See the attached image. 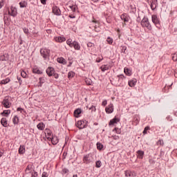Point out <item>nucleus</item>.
I'll return each mask as SVG.
<instances>
[{
	"mask_svg": "<svg viewBox=\"0 0 177 177\" xmlns=\"http://www.w3.org/2000/svg\"><path fill=\"white\" fill-rule=\"evenodd\" d=\"M144 156H145V151H140V150L137 151L138 158H140V160H142Z\"/></svg>",
	"mask_w": 177,
	"mask_h": 177,
	"instance_id": "a211bd4d",
	"label": "nucleus"
},
{
	"mask_svg": "<svg viewBox=\"0 0 177 177\" xmlns=\"http://www.w3.org/2000/svg\"><path fill=\"white\" fill-rule=\"evenodd\" d=\"M124 73L126 75H129V77L131 75V70L129 68H124Z\"/></svg>",
	"mask_w": 177,
	"mask_h": 177,
	"instance_id": "2f4dec72",
	"label": "nucleus"
},
{
	"mask_svg": "<svg viewBox=\"0 0 177 177\" xmlns=\"http://www.w3.org/2000/svg\"><path fill=\"white\" fill-rule=\"evenodd\" d=\"M8 82H10V79L6 78L5 80H1V83L3 85H6V84H8Z\"/></svg>",
	"mask_w": 177,
	"mask_h": 177,
	"instance_id": "72a5a7b5",
	"label": "nucleus"
},
{
	"mask_svg": "<svg viewBox=\"0 0 177 177\" xmlns=\"http://www.w3.org/2000/svg\"><path fill=\"white\" fill-rule=\"evenodd\" d=\"M124 175L126 177H132L133 176V172H132L131 170H126L124 171Z\"/></svg>",
	"mask_w": 177,
	"mask_h": 177,
	"instance_id": "412c9836",
	"label": "nucleus"
},
{
	"mask_svg": "<svg viewBox=\"0 0 177 177\" xmlns=\"http://www.w3.org/2000/svg\"><path fill=\"white\" fill-rule=\"evenodd\" d=\"M141 26L143 28H147L149 31L151 30V25H150V22H149V18L144 17L141 21Z\"/></svg>",
	"mask_w": 177,
	"mask_h": 177,
	"instance_id": "f257e3e1",
	"label": "nucleus"
},
{
	"mask_svg": "<svg viewBox=\"0 0 177 177\" xmlns=\"http://www.w3.org/2000/svg\"><path fill=\"white\" fill-rule=\"evenodd\" d=\"M12 122L15 125H17V124H19V117H17V115L13 117Z\"/></svg>",
	"mask_w": 177,
	"mask_h": 177,
	"instance_id": "cd10ccee",
	"label": "nucleus"
},
{
	"mask_svg": "<svg viewBox=\"0 0 177 177\" xmlns=\"http://www.w3.org/2000/svg\"><path fill=\"white\" fill-rule=\"evenodd\" d=\"M53 13L56 16H60V15H62V11H60V8H59V7L54 6L53 7Z\"/></svg>",
	"mask_w": 177,
	"mask_h": 177,
	"instance_id": "423d86ee",
	"label": "nucleus"
},
{
	"mask_svg": "<svg viewBox=\"0 0 177 177\" xmlns=\"http://www.w3.org/2000/svg\"><path fill=\"white\" fill-rule=\"evenodd\" d=\"M45 133L47 134L48 138L50 139V136H52V131H50L49 129H46L45 130Z\"/></svg>",
	"mask_w": 177,
	"mask_h": 177,
	"instance_id": "f704fd0d",
	"label": "nucleus"
},
{
	"mask_svg": "<svg viewBox=\"0 0 177 177\" xmlns=\"http://www.w3.org/2000/svg\"><path fill=\"white\" fill-rule=\"evenodd\" d=\"M42 5H46V0H40Z\"/></svg>",
	"mask_w": 177,
	"mask_h": 177,
	"instance_id": "680f3d73",
	"label": "nucleus"
},
{
	"mask_svg": "<svg viewBox=\"0 0 177 177\" xmlns=\"http://www.w3.org/2000/svg\"><path fill=\"white\" fill-rule=\"evenodd\" d=\"M73 177H78V176L77 174H75Z\"/></svg>",
	"mask_w": 177,
	"mask_h": 177,
	"instance_id": "774afa93",
	"label": "nucleus"
},
{
	"mask_svg": "<svg viewBox=\"0 0 177 177\" xmlns=\"http://www.w3.org/2000/svg\"><path fill=\"white\" fill-rule=\"evenodd\" d=\"M75 75V73L73 71H70L68 73V78L69 80H71V78H74V76Z\"/></svg>",
	"mask_w": 177,
	"mask_h": 177,
	"instance_id": "7c9ffc66",
	"label": "nucleus"
},
{
	"mask_svg": "<svg viewBox=\"0 0 177 177\" xmlns=\"http://www.w3.org/2000/svg\"><path fill=\"white\" fill-rule=\"evenodd\" d=\"M118 122H120V118L115 117L113 119L110 120L109 125H114L115 124H118Z\"/></svg>",
	"mask_w": 177,
	"mask_h": 177,
	"instance_id": "f8f14e48",
	"label": "nucleus"
},
{
	"mask_svg": "<svg viewBox=\"0 0 177 177\" xmlns=\"http://www.w3.org/2000/svg\"><path fill=\"white\" fill-rule=\"evenodd\" d=\"M70 19H75V16L71 15H69Z\"/></svg>",
	"mask_w": 177,
	"mask_h": 177,
	"instance_id": "0e129e2a",
	"label": "nucleus"
},
{
	"mask_svg": "<svg viewBox=\"0 0 177 177\" xmlns=\"http://www.w3.org/2000/svg\"><path fill=\"white\" fill-rule=\"evenodd\" d=\"M110 68H111L110 65H102L100 67V70L102 71V73L107 71V70H110Z\"/></svg>",
	"mask_w": 177,
	"mask_h": 177,
	"instance_id": "4468645a",
	"label": "nucleus"
},
{
	"mask_svg": "<svg viewBox=\"0 0 177 177\" xmlns=\"http://www.w3.org/2000/svg\"><path fill=\"white\" fill-rule=\"evenodd\" d=\"M1 124L3 125V127H5L6 128L8 127L9 124H8V120L6 118H2L1 120Z\"/></svg>",
	"mask_w": 177,
	"mask_h": 177,
	"instance_id": "6ab92c4d",
	"label": "nucleus"
},
{
	"mask_svg": "<svg viewBox=\"0 0 177 177\" xmlns=\"http://www.w3.org/2000/svg\"><path fill=\"white\" fill-rule=\"evenodd\" d=\"M32 73L35 74H42V71H41L38 66H35L32 68Z\"/></svg>",
	"mask_w": 177,
	"mask_h": 177,
	"instance_id": "2eb2a0df",
	"label": "nucleus"
},
{
	"mask_svg": "<svg viewBox=\"0 0 177 177\" xmlns=\"http://www.w3.org/2000/svg\"><path fill=\"white\" fill-rule=\"evenodd\" d=\"M68 169H62V174H68Z\"/></svg>",
	"mask_w": 177,
	"mask_h": 177,
	"instance_id": "4d7b16f0",
	"label": "nucleus"
},
{
	"mask_svg": "<svg viewBox=\"0 0 177 177\" xmlns=\"http://www.w3.org/2000/svg\"><path fill=\"white\" fill-rule=\"evenodd\" d=\"M105 111L106 114H111V113L114 111V105L113 103H111L107 106H106Z\"/></svg>",
	"mask_w": 177,
	"mask_h": 177,
	"instance_id": "39448f33",
	"label": "nucleus"
},
{
	"mask_svg": "<svg viewBox=\"0 0 177 177\" xmlns=\"http://www.w3.org/2000/svg\"><path fill=\"white\" fill-rule=\"evenodd\" d=\"M0 60H1L2 62L6 60V58L5 57V55H2L0 57Z\"/></svg>",
	"mask_w": 177,
	"mask_h": 177,
	"instance_id": "13d9d810",
	"label": "nucleus"
},
{
	"mask_svg": "<svg viewBox=\"0 0 177 177\" xmlns=\"http://www.w3.org/2000/svg\"><path fill=\"white\" fill-rule=\"evenodd\" d=\"M95 167H96V168H100V167H102V161H100V160L96 161Z\"/></svg>",
	"mask_w": 177,
	"mask_h": 177,
	"instance_id": "c9c22d12",
	"label": "nucleus"
},
{
	"mask_svg": "<svg viewBox=\"0 0 177 177\" xmlns=\"http://www.w3.org/2000/svg\"><path fill=\"white\" fill-rule=\"evenodd\" d=\"M3 154V153H2L1 151H0V158L2 157V155Z\"/></svg>",
	"mask_w": 177,
	"mask_h": 177,
	"instance_id": "338daca9",
	"label": "nucleus"
},
{
	"mask_svg": "<svg viewBox=\"0 0 177 177\" xmlns=\"http://www.w3.org/2000/svg\"><path fill=\"white\" fill-rule=\"evenodd\" d=\"M148 3L150 4L151 9L152 10H154V9H156V8H157V0L148 1Z\"/></svg>",
	"mask_w": 177,
	"mask_h": 177,
	"instance_id": "1a4fd4ad",
	"label": "nucleus"
},
{
	"mask_svg": "<svg viewBox=\"0 0 177 177\" xmlns=\"http://www.w3.org/2000/svg\"><path fill=\"white\" fill-rule=\"evenodd\" d=\"M152 19V23L156 26V27H158V25L160 24V21L158 20V18L157 17V15H153L151 16Z\"/></svg>",
	"mask_w": 177,
	"mask_h": 177,
	"instance_id": "0eeeda50",
	"label": "nucleus"
},
{
	"mask_svg": "<svg viewBox=\"0 0 177 177\" xmlns=\"http://www.w3.org/2000/svg\"><path fill=\"white\" fill-rule=\"evenodd\" d=\"M18 151L19 154H24L26 153V147L24 145H20Z\"/></svg>",
	"mask_w": 177,
	"mask_h": 177,
	"instance_id": "aec40b11",
	"label": "nucleus"
},
{
	"mask_svg": "<svg viewBox=\"0 0 177 177\" xmlns=\"http://www.w3.org/2000/svg\"><path fill=\"white\" fill-rule=\"evenodd\" d=\"M172 60H174V62H177V54L174 53L172 56Z\"/></svg>",
	"mask_w": 177,
	"mask_h": 177,
	"instance_id": "a18cd8bd",
	"label": "nucleus"
},
{
	"mask_svg": "<svg viewBox=\"0 0 177 177\" xmlns=\"http://www.w3.org/2000/svg\"><path fill=\"white\" fill-rule=\"evenodd\" d=\"M115 131H116V133H121V130L117 129V128H115Z\"/></svg>",
	"mask_w": 177,
	"mask_h": 177,
	"instance_id": "052dcab7",
	"label": "nucleus"
},
{
	"mask_svg": "<svg viewBox=\"0 0 177 177\" xmlns=\"http://www.w3.org/2000/svg\"><path fill=\"white\" fill-rule=\"evenodd\" d=\"M4 5H5V0H0V9H2Z\"/></svg>",
	"mask_w": 177,
	"mask_h": 177,
	"instance_id": "37998d69",
	"label": "nucleus"
},
{
	"mask_svg": "<svg viewBox=\"0 0 177 177\" xmlns=\"http://www.w3.org/2000/svg\"><path fill=\"white\" fill-rule=\"evenodd\" d=\"M87 46H88V48H92V47L93 46V44L89 42V43L87 44Z\"/></svg>",
	"mask_w": 177,
	"mask_h": 177,
	"instance_id": "bf43d9fd",
	"label": "nucleus"
},
{
	"mask_svg": "<svg viewBox=\"0 0 177 177\" xmlns=\"http://www.w3.org/2000/svg\"><path fill=\"white\" fill-rule=\"evenodd\" d=\"M17 111H21H21H23V109L17 108Z\"/></svg>",
	"mask_w": 177,
	"mask_h": 177,
	"instance_id": "69168bd1",
	"label": "nucleus"
},
{
	"mask_svg": "<svg viewBox=\"0 0 177 177\" xmlns=\"http://www.w3.org/2000/svg\"><path fill=\"white\" fill-rule=\"evenodd\" d=\"M69 8L70 9H71V10H73V12H75L77 9V6L75 5L70 6Z\"/></svg>",
	"mask_w": 177,
	"mask_h": 177,
	"instance_id": "ea45409f",
	"label": "nucleus"
},
{
	"mask_svg": "<svg viewBox=\"0 0 177 177\" xmlns=\"http://www.w3.org/2000/svg\"><path fill=\"white\" fill-rule=\"evenodd\" d=\"M94 27V30L95 32H100V28L97 27V25L93 26Z\"/></svg>",
	"mask_w": 177,
	"mask_h": 177,
	"instance_id": "58836bf2",
	"label": "nucleus"
},
{
	"mask_svg": "<svg viewBox=\"0 0 177 177\" xmlns=\"http://www.w3.org/2000/svg\"><path fill=\"white\" fill-rule=\"evenodd\" d=\"M54 40L55 41V42L62 43L66 41V38L64 37L59 36V37H55L54 38Z\"/></svg>",
	"mask_w": 177,
	"mask_h": 177,
	"instance_id": "9b49d317",
	"label": "nucleus"
},
{
	"mask_svg": "<svg viewBox=\"0 0 177 177\" xmlns=\"http://www.w3.org/2000/svg\"><path fill=\"white\" fill-rule=\"evenodd\" d=\"M25 171L26 174H31L32 172V165H28Z\"/></svg>",
	"mask_w": 177,
	"mask_h": 177,
	"instance_id": "5701e85b",
	"label": "nucleus"
},
{
	"mask_svg": "<svg viewBox=\"0 0 177 177\" xmlns=\"http://www.w3.org/2000/svg\"><path fill=\"white\" fill-rule=\"evenodd\" d=\"M119 80L118 81H121V80H124V78H125V76L124 75H118Z\"/></svg>",
	"mask_w": 177,
	"mask_h": 177,
	"instance_id": "de8ad7c7",
	"label": "nucleus"
},
{
	"mask_svg": "<svg viewBox=\"0 0 177 177\" xmlns=\"http://www.w3.org/2000/svg\"><path fill=\"white\" fill-rule=\"evenodd\" d=\"M107 105V100H104L102 102V106H106Z\"/></svg>",
	"mask_w": 177,
	"mask_h": 177,
	"instance_id": "5fc2aeb1",
	"label": "nucleus"
},
{
	"mask_svg": "<svg viewBox=\"0 0 177 177\" xmlns=\"http://www.w3.org/2000/svg\"><path fill=\"white\" fill-rule=\"evenodd\" d=\"M102 60H103V56H100L97 57L96 59V63H100V62H102Z\"/></svg>",
	"mask_w": 177,
	"mask_h": 177,
	"instance_id": "a19ab883",
	"label": "nucleus"
},
{
	"mask_svg": "<svg viewBox=\"0 0 177 177\" xmlns=\"http://www.w3.org/2000/svg\"><path fill=\"white\" fill-rule=\"evenodd\" d=\"M149 129H150V127H146L142 132V133L144 135H146L147 133V131H149Z\"/></svg>",
	"mask_w": 177,
	"mask_h": 177,
	"instance_id": "79ce46f5",
	"label": "nucleus"
},
{
	"mask_svg": "<svg viewBox=\"0 0 177 177\" xmlns=\"http://www.w3.org/2000/svg\"><path fill=\"white\" fill-rule=\"evenodd\" d=\"M9 114H10V110H5L1 113V115H4V117H8Z\"/></svg>",
	"mask_w": 177,
	"mask_h": 177,
	"instance_id": "c756f323",
	"label": "nucleus"
},
{
	"mask_svg": "<svg viewBox=\"0 0 177 177\" xmlns=\"http://www.w3.org/2000/svg\"><path fill=\"white\" fill-rule=\"evenodd\" d=\"M46 74H48V75L49 77H52V75H53V74H55V68H53V67H48L46 71Z\"/></svg>",
	"mask_w": 177,
	"mask_h": 177,
	"instance_id": "9d476101",
	"label": "nucleus"
},
{
	"mask_svg": "<svg viewBox=\"0 0 177 177\" xmlns=\"http://www.w3.org/2000/svg\"><path fill=\"white\" fill-rule=\"evenodd\" d=\"M28 3L26 1H22L19 2L20 8H27Z\"/></svg>",
	"mask_w": 177,
	"mask_h": 177,
	"instance_id": "4be33fe9",
	"label": "nucleus"
},
{
	"mask_svg": "<svg viewBox=\"0 0 177 177\" xmlns=\"http://www.w3.org/2000/svg\"><path fill=\"white\" fill-rule=\"evenodd\" d=\"M97 149L98 150H102L103 149V145H102V143L97 142Z\"/></svg>",
	"mask_w": 177,
	"mask_h": 177,
	"instance_id": "4c0bfd02",
	"label": "nucleus"
},
{
	"mask_svg": "<svg viewBox=\"0 0 177 177\" xmlns=\"http://www.w3.org/2000/svg\"><path fill=\"white\" fill-rule=\"evenodd\" d=\"M48 176H49V174L48 172L44 171L42 173L41 177H48Z\"/></svg>",
	"mask_w": 177,
	"mask_h": 177,
	"instance_id": "49530a36",
	"label": "nucleus"
},
{
	"mask_svg": "<svg viewBox=\"0 0 177 177\" xmlns=\"http://www.w3.org/2000/svg\"><path fill=\"white\" fill-rule=\"evenodd\" d=\"M136 82H138V80H136V79H133L129 81L128 85L131 86V88H133V86L136 85Z\"/></svg>",
	"mask_w": 177,
	"mask_h": 177,
	"instance_id": "f3484780",
	"label": "nucleus"
},
{
	"mask_svg": "<svg viewBox=\"0 0 177 177\" xmlns=\"http://www.w3.org/2000/svg\"><path fill=\"white\" fill-rule=\"evenodd\" d=\"M139 121H140L139 119H138L137 118H135L134 120H133V122H134L135 125H138L139 124Z\"/></svg>",
	"mask_w": 177,
	"mask_h": 177,
	"instance_id": "8fccbe9b",
	"label": "nucleus"
},
{
	"mask_svg": "<svg viewBox=\"0 0 177 177\" xmlns=\"http://www.w3.org/2000/svg\"><path fill=\"white\" fill-rule=\"evenodd\" d=\"M37 127L40 131H44L45 129V124L42 122L39 123Z\"/></svg>",
	"mask_w": 177,
	"mask_h": 177,
	"instance_id": "393cba45",
	"label": "nucleus"
},
{
	"mask_svg": "<svg viewBox=\"0 0 177 177\" xmlns=\"http://www.w3.org/2000/svg\"><path fill=\"white\" fill-rule=\"evenodd\" d=\"M81 113V109H77L76 110H75L74 111V115L75 117H76L77 118H78L80 117V113Z\"/></svg>",
	"mask_w": 177,
	"mask_h": 177,
	"instance_id": "c85d7f7f",
	"label": "nucleus"
},
{
	"mask_svg": "<svg viewBox=\"0 0 177 177\" xmlns=\"http://www.w3.org/2000/svg\"><path fill=\"white\" fill-rule=\"evenodd\" d=\"M50 139L53 145H57V143H59V140L57 139V137H52L50 138Z\"/></svg>",
	"mask_w": 177,
	"mask_h": 177,
	"instance_id": "bb28decb",
	"label": "nucleus"
},
{
	"mask_svg": "<svg viewBox=\"0 0 177 177\" xmlns=\"http://www.w3.org/2000/svg\"><path fill=\"white\" fill-rule=\"evenodd\" d=\"M8 13L10 16H12V17H16L17 16V8L12 6L10 8H8Z\"/></svg>",
	"mask_w": 177,
	"mask_h": 177,
	"instance_id": "7ed1b4c3",
	"label": "nucleus"
},
{
	"mask_svg": "<svg viewBox=\"0 0 177 177\" xmlns=\"http://www.w3.org/2000/svg\"><path fill=\"white\" fill-rule=\"evenodd\" d=\"M23 31L25 34H28V28H24Z\"/></svg>",
	"mask_w": 177,
	"mask_h": 177,
	"instance_id": "864d4df0",
	"label": "nucleus"
},
{
	"mask_svg": "<svg viewBox=\"0 0 177 177\" xmlns=\"http://www.w3.org/2000/svg\"><path fill=\"white\" fill-rule=\"evenodd\" d=\"M93 162V156L92 153H88L84 156L83 162L84 164H91V162Z\"/></svg>",
	"mask_w": 177,
	"mask_h": 177,
	"instance_id": "f03ea898",
	"label": "nucleus"
},
{
	"mask_svg": "<svg viewBox=\"0 0 177 177\" xmlns=\"http://www.w3.org/2000/svg\"><path fill=\"white\" fill-rule=\"evenodd\" d=\"M3 104L6 109H9V107H10V104L9 103V101L8 100H4L3 101Z\"/></svg>",
	"mask_w": 177,
	"mask_h": 177,
	"instance_id": "a878e982",
	"label": "nucleus"
},
{
	"mask_svg": "<svg viewBox=\"0 0 177 177\" xmlns=\"http://www.w3.org/2000/svg\"><path fill=\"white\" fill-rule=\"evenodd\" d=\"M73 47H74V49H75V50H80V49H81V46L79 43H77V41H75L73 42L72 48Z\"/></svg>",
	"mask_w": 177,
	"mask_h": 177,
	"instance_id": "ddd939ff",
	"label": "nucleus"
},
{
	"mask_svg": "<svg viewBox=\"0 0 177 177\" xmlns=\"http://www.w3.org/2000/svg\"><path fill=\"white\" fill-rule=\"evenodd\" d=\"M57 62L58 63H61V64H66V63H67V62L66 61V59L63 57H59L57 59Z\"/></svg>",
	"mask_w": 177,
	"mask_h": 177,
	"instance_id": "b1692460",
	"label": "nucleus"
},
{
	"mask_svg": "<svg viewBox=\"0 0 177 177\" xmlns=\"http://www.w3.org/2000/svg\"><path fill=\"white\" fill-rule=\"evenodd\" d=\"M73 42L74 41H73V39H68L66 41V44H67V45H68V46H70V48H73Z\"/></svg>",
	"mask_w": 177,
	"mask_h": 177,
	"instance_id": "473e14b6",
	"label": "nucleus"
},
{
	"mask_svg": "<svg viewBox=\"0 0 177 177\" xmlns=\"http://www.w3.org/2000/svg\"><path fill=\"white\" fill-rule=\"evenodd\" d=\"M53 76L55 77V78H56V79L59 78V75L57 74V73H54V74H53Z\"/></svg>",
	"mask_w": 177,
	"mask_h": 177,
	"instance_id": "e2e57ef3",
	"label": "nucleus"
},
{
	"mask_svg": "<svg viewBox=\"0 0 177 177\" xmlns=\"http://www.w3.org/2000/svg\"><path fill=\"white\" fill-rule=\"evenodd\" d=\"M40 53L44 59H48L50 55V50L43 48L40 50Z\"/></svg>",
	"mask_w": 177,
	"mask_h": 177,
	"instance_id": "20e7f679",
	"label": "nucleus"
},
{
	"mask_svg": "<svg viewBox=\"0 0 177 177\" xmlns=\"http://www.w3.org/2000/svg\"><path fill=\"white\" fill-rule=\"evenodd\" d=\"M91 23H93V24H97V21H96V19H95V18L93 17V20H91Z\"/></svg>",
	"mask_w": 177,
	"mask_h": 177,
	"instance_id": "6e6d98bb",
	"label": "nucleus"
},
{
	"mask_svg": "<svg viewBox=\"0 0 177 177\" xmlns=\"http://www.w3.org/2000/svg\"><path fill=\"white\" fill-rule=\"evenodd\" d=\"M76 127L79 128V129H84L85 128V122L82 120H79L76 123Z\"/></svg>",
	"mask_w": 177,
	"mask_h": 177,
	"instance_id": "6e6552de",
	"label": "nucleus"
},
{
	"mask_svg": "<svg viewBox=\"0 0 177 177\" xmlns=\"http://www.w3.org/2000/svg\"><path fill=\"white\" fill-rule=\"evenodd\" d=\"M120 19H122V20H124V23H128V21H129V17H128L127 14H122L120 16Z\"/></svg>",
	"mask_w": 177,
	"mask_h": 177,
	"instance_id": "dca6fc26",
	"label": "nucleus"
},
{
	"mask_svg": "<svg viewBox=\"0 0 177 177\" xmlns=\"http://www.w3.org/2000/svg\"><path fill=\"white\" fill-rule=\"evenodd\" d=\"M106 41H107L108 44H109V45L113 44V38L109 37H107Z\"/></svg>",
	"mask_w": 177,
	"mask_h": 177,
	"instance_id": "e433bc0d",
	"label": "nucleus"
},
{
	"mask_svg": "<svg viewBox=\"0 0 177 177\" xmlns=\"http://www.w3.org/2000/svg\"><path fill=\"white\" fill-rule=\"evenodd\" d=\"M38 176V173L37 171L32 172V177H37Z\"/></svg>",
	"mask_w": 177,
	"mask_h": 177,
	"instance_id": "3c124183",
	"label": "nucleus"
},
{
	"mask_svg": "<svg viewBox=\"0 0 177 177\" xmlns=\"http://www.w3.org/2000/svg\"><path fill=\"white\" fill-rule=\"evenodd\" d=\"M158 145H160V146H164V141L162 140H159L158 141Z\"/></svg>",
	"mask_w": 177,
	"mask_h": 177,
	"instance_id": "09e8293b",
	"label": "nucleus"
},
{
	"mask_svg": "<svg viewBox=\"0 0 177 177\" xmlns=\"http://www.w3.org/2000/svg\"><path fill=\"white\" fill-rule=\"evenodd\" d=\"M89 110H91V111H96V107H95V106H91L89 108Z\"/></svg>",
	"mask_w": 177,
	"mask_h": 177,
	"instance_id": "603ef678",
	"label": "nucleus"
},
{
	"mask_svg": "<svg viewBox=\"0 0 177 177\" xmlns=\"http://www.w3.org/2000/svg\"><path fill=\"white\" fill-rule=\"evenodd\" d=\"M21 75L23 77V78H26L27 77V73L24 71H22L21 72Z\"/></svg>",
	"mask_w": 177,
	"mask_h": 177,
	"instance_id": "c03bdc74",
	"label": "nucleus"
}]
</instances>
